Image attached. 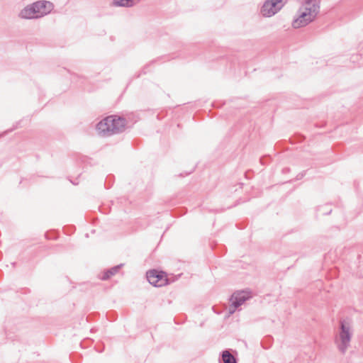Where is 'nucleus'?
Segmentation results:
<instances>
[{"instance_id": "nucleus-7", "label": "nucleus", "mask_w": 363, "mask_h": 363, "mask_svg": "<svg viewBox=\"0 0 363 363\" xmlns=\"http://www.w3.org/2000/svg\"><path fill=\"white\" fill-rule=\"evenodd\" d=\"M32 4L38 18L47 15L52 9V3L46 1H36Z\"/></svg>"}, {"instance_id": "nucleus-9", "label": "nucleus", "mask_w": 363, "mask_h": 363, "mask_svg": "<svg viewBox=\"0 0 363 363\" xmlns=\"http://www.w3.org/2000/svg\"><path fill=\"white\" fill-rule=\"evenodd\" d=\"M121 265L115 266L110 269L107 270L104 273L103 277H101L102 279L106 280L108 279L111 277L115 275L120 269Z\"/></svg>"}, {"instance_id": "nucleus-2", "label": "nucleus", "mask_w": 363, "mask_h": 363, "mask_svg": "<svg viewBox=\"0 0 363 363\" xmlns=\"http://www.w3.org/2000/svg\"><path fill=\"white\" fill-rule=\"evenodd\" d=\"M319 11V6L314 0H306L298 10V16L293 22L295 28L306 26L312 22Z\"/></svg>"}, {"instance_id": "nucleus-3", "label": "nucleus", "mask_w": 363, "mask_h": 363, "mask_svg": "<svg viewBox=\"0 0 363 363\" xmlns=\"http://www.w3.org/2000/svg\"><path fill=\"white\" fill-rule=\"evenodd\" d=\"M352 333L351 323L347 320H341L339 332L335 337V343L342 354H345L350 347Z\"/></svg>"}, {"instance_id": "nucleus-1", "label": "nucleus", "mask_w": 363, "mask_h": 363, "mask_svg": "<svg viewBox=\"0 0 363 363\" xmlns=\"http://www.w3.org/2000/svg\"><path fill=\"white\" fill-rule=\"evenodd\" d=\"M126 120L116 115L106 117L96 125L98 133L104 137L118 134L125 130Z\"/></svg>"}, {"instance_id": "nucleus-4", "label": "nucleus", "mask_w": 363, "mask_h": 363, "mask_svg": "<svg viewBox=\"0 0 363 363\" xmlns=\"http://www.w3.org/2000/svg\"><path fill=\"white\" fill-rule=\"evenodd\" d=\"M283 6L282 0H267L262 6L261 12L264 16L270 17L277 13Z\"/></svg>"}, {"instance_id": "nucleus-8", "label": "nucleus", "mask_w": 363, "mask_h": 363, "mask_svg": "<svg viewBox=\"0 0 363 363\" xmlns=\"http://www.w3.org/2000/svg\"><path fill=\"white\" fill-rule=\"evenodd\" d=\"M19 16L22 18L26 19L38 18L35 12V9L33 7V4L28 5L22 9L19 13Z\"/></svg>"}, {"instance_id": "nucleus-5", "label": "nucleus", "mask_w": 363, "mask_h": 363, "mask_svg": "<svg viewBox=\"0 0 363 363\" xmlns=\"http://www.w3.org/2000/svg\"><path fill=\"white\" fill-rule=\"evenodd\" d=\"M147 279L150 284L157 287L165 286L168 281L166 274L157 270L147 272Z\"/></svg>"}, {"instance_id": "nucleus-10", "label": "nucleus", "mask_w": 363, "mask_h": 363, "mask_svg": "<svg viewBox=\"0 0 363 363\" xmlns=\"http://www.w3.org/2000/svg\"><path fill=\"white\" fill-rule=\"evenodd\" d=\"M222 360L223 363H237L236 359L229 351L225 350L222 354Z\"/></svg>"}, {"instance_id": "nucleus-11", "label": "nucleus", "mask_w": 363, "mask_h": 363, "mask_svg": "<svg viewBox=\"0 0 363 363\" xmlns=\"http://www.w3.org/2000/svg\"><path fill=\"white\" fill-rule=\"evenodd\" d=\"M113 4L116 6L131 7L135 4L134 0H113Z\"/></svg>"}, {"instance_id": "nucleus-6", "label": "nucleus", "mask_w": 363, "mask_h": 363, "mask_svg": "<svg viewBox=\"0 0 363 363\" xmlns=\"http://www.w3.org/2000/svg\"><path fill=\"white\" fill-rule=\"evenodd\" d=\"M250 298L249 293L246 291H239L234 293L230 298L231 305L229 307V313H233L236 308L241 306L245 301Z\"/></svg>"}]
</instances>
